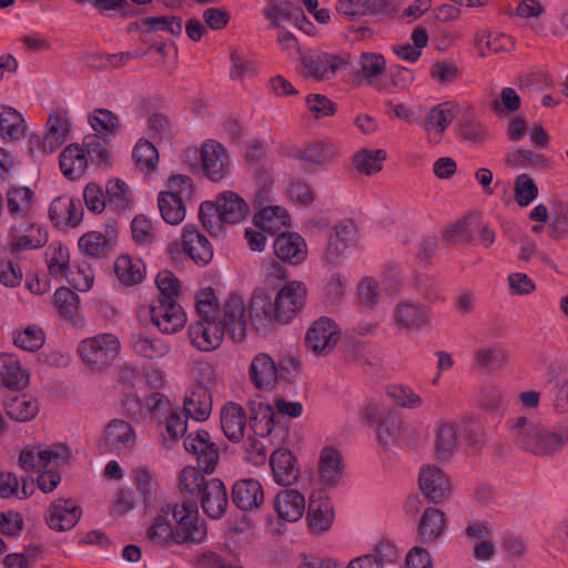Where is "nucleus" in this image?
<instances>
[{
    "label": "nucleus",
    "instance_id": "nucleus-1",
    "mask_svg": "<svg viewBox=\"0 0 568 568\" xmlns=\"http://www.w3.org/2000/svg\"><path fill=\"white\" fill-rule=\"evenodd\" d=\"M307 286L303 281L286 282L273 302L264 292H255L250 302V315L257 328L266 324H290L306 305Z\"/></svg>",
    "mask_w": 568,
    "mask_h": 568
},
{
    "label": "nucleus",
    "instance_id": "nucleus-2",
    "mask_svg": "<svg viewBox=\"0 0 568 568\" xmlns=\"http://www.w3.org/2000/svg\"><path fill=\"white\" fill-rule=\"evenodd\" d=\"M507 432L517 447L536 456L554 455L568 443L566 430L546 427L525 416L509 418Z\"/></svg>",
    "mask_w": 568,
    "mask_h": 568
},
{
    "label": "nucleus",
    "instance_id": "nucleus-3",
    "mask_svg": "<svg viewBox=\"0 0 568 568\" xmlns=\"http://www.w3.org/2000/svg\"><path fill=\"white\" fill-rule=\"evenodd\" d=\"M300 373V361L286 354L275 362L267 353H257L248 367V378L260 390H272L278 382H294Z\"/></svg>",
    "mask_w": 568,
    "mask_h": 568
},
{
    "label": "nucleus",
    "instance_id": "nucleus-4",
    "mask_svg": "<svg viewBox=\"0 0 568 568\" xmlns=\"http://www.w3.org/2000/svg\"><path fill=\"white\" fill-rule=\"evenodd\" d=\"M121 343L116 335L98 334L79 342L77 354L91 372H102L119 356Z\"/></svg>",
    "mask_w": 568,
    "mask_h": 568
},
{
    "label": "nucleus",
    "instance_id": "nucleus-5",
    "mask_svg": "<svg viewBox=\"0 0 568 568\" xmlns=\"http://www.w3.org/2000/svg\"><path fill=\"white\" fill-rule=\"evenodd\" d=\"M275 412L270 404H260L252 419L251 427L255 437H248L245 442V458L253 465H262L267 459V448L262 442L273 432L276 420Z\"/></svg>",
    "mask_w": 568,
    "mask_h": 568
},
{
    "label": "nucleus",
    "instance_id": "nucleus-6",
    "mask_svg": "<svg viewBox=\"0 0 568 568\" xmlns=\"http://www.w3.org/2000/svg\"><path fill=\"white\" fill-rule=\"evenodd\" d=\"M171 515L175 520V544H200L204 541L207 529L195 505L186 501L172 504Z\"/></svg>",
    "mask_w": 568,
    "mask_h": 568
},
{
    "label": "nucleus",
    "instance_id": "nucleus-7",
    "mask_svg": "<svg viewBox=\"0 0 568 568\" xmlns=\"http://www.w3.org/2000/svg\"><path fill=\"white\" fill-rule=\"evenodd\" d=\"M69 448L63 444H30L20 453L19 465L24 471H42L48 466H60L68 462Z\"/></svg>",
    "mask_w": 568,
    "mask_h": 568
},
{
    "label": "nucleus",
    "instance_id": "nucleus-8",
    "mask_svg": "<svg viewBox=\"0 0 568 568\" xmlns=\"http://www.w3.org/2000/svg\"><path fill=\"white\" fill-rule=\"evenodd\" d=\"M339 337L338 325L328 317H320L305 333V347L315 356H327L335 349Z\"/></svg>",
    "mask_w": 568,
    "mask_h": 568
},
{
    "label": "nucleus",
    "instance_id": "nucleus-9",
    "mask_svg": "<svg viewBox=\"0 0 568 568\" xmlns=\"http://www.w3.org/2000/svg\"><path fill=\"white\" fill-rule=\"evenodd\" d=\"M152 324L163 334H175L186 324L183 307L174 298H158L149 307Z\"/></svg>",
    "mask_w": 568,
    "mask_h": 568
},
{
    "label": "nucleus",
    "instance_id": "nucleus-10",
    "mask_svg": "<svg viewBox=\"0 0 568 568\" xmlns=\"http://www.w3.org/2000/svg\"><path fill=\"white\" fill-rule=\"evenodd\" d=\"M217 322L227 328L233 339L242 341L245 337L248 324L256 326L250 315V307L246 308L244 300L239 295H231L223 303Z\"/></svg>",
    "mask_w": 568,
    "mask_h": 568
},
{
    "label": "nucleus",
    "instance_id": "nucleus-11",
    "mask_svg": "<svg viewBox=\"0 0 568 568\" xmlns=\"http://www.w3.org/2000/svg\"><path fill=\"white\" fill-rule=\"evenodd\" d=\"M347 65V58L326 52H316L301 58V73L316 81L329 80Z\"/></svg>",
    "mask_w": 568,
    "mask_h": 568
},
{
    "label": "nucleus",
    "instance_id": "nucleus-12",
    "mask_svg": "<svg viewBox=\"0 0 568 568\" xmlns=\"http://www.w3.org/2000/svg\"><path fill=\"white\" fill-rule=\"evenodd\" d=\"M184 448L195 456L197 467L204 474H212L220 460L219 449L211 440L206 430L189 434L184 439Z\"/></svg>",
    "mask_w": 568,
    "mask_h": 568
},
{
    "label": "nucleus",
    "instance_id": "nucleus-13",
    "mask_svg": "<svg viewBox=\"0 0 568 568\" xmlns=\"http://www.w3.org/2000/svg\"><path fill=\"white\" fill-rule=\"evenodd\" d=\"M70 131L69 120L61 114L50 115L47 122V133L42 139L32 136L29 141L32 153L48 155L58 150L67 140Z\"/></svg>",
    "mask_w": 568,
    "mask_h": 568
},
{
    "label": "nucleus",
    "instance_id": "nucleus-14",
    "mask_svg": "<svg viewBox=\"0 0 568 568\" xmlns=\"http://www.w3.org/2000/svg\"><path fill=\"white\" fill-rule=\"evenodd\" d=\"M224 334V326L217 318H199L187 329L191 345L200 352L216 349L222 344Z\"/></svg>",
    "mask_w": 568,
    "mask_h": 568
},
{
    "label": "nucleus",
    "instance_id": "nucleus-15",
    "mask_svg": "<svg viewBox=\"0 0 568 568\" xmlns=\"http://www.w3.org/2000/svg\"><path fill=\"white\" fill-rule=\"evenodd\" d=\"M201 168L204 175L212 182L223 180L230 170V156L227 150L215 140L205 141L200 150Z\"/></svg>",
    "mask_w": 568,
    "mask_h": 568
},
{
    "label": "nucleus",
    "instance_id": "nucleus-16",
    "mask_svg": "<svg viewBox=\"0 0 568 568\" xmlns=\"http://www.w3.org/2000/svg\"><path fill=\"white\" fill-rule=\"evenodd\" d=\"M422 494L432 503L439 504L452 494V484L446 473L438 466L425 465L418 475Z\"/></svg>",
    "mask_w": 568,
    "mask_h": 568
},
{
    "label": "nucleus",
    "instance_id": "nucleus-17",
    "mask_svg": "<svg viewBox=\"0 0 568 568\" xmlns=\"http://www.w3.org/2000/svg\"><path fill=\"white\" fill-rule=\"evenodd\" d=\"M172 503H161L145 531L149 542L154 546L166 548L175 544L174 524L172 517Z\"/></svg>",
    "mask_w": 568,
    "mask_h": 568
},
{
    "label": "nucleus",
    "instance_id": "nucleus-18",
    "mask_svg": "<svg viewBox=\"0 0 568 568\" xmlns=\"http://www.w3.org/2000/svg\"><path fill=\"white\" fill-rule=\"evenodd\" d=\"M81 515L82 510L77 501L70 498H58L50 504L45 523L54 531H68L79 523Z\"/></svg>",
    "mask_w": 568,
    "mask_h": 568
},
{
    "label": "nucleus",
    "instance_id": "nucleus-19",
    "mask_svg": "<svg viewBox=\"0 0 568 568\" xmlns=\"http://www.w3.org/2000/svg\"><path fill=\"white\" fill-rule=\"evenodd\" d=\"M339 155L341 150L335 143L316 141L301 149L297 159L306 170L316 172L335 162Z\"/></svg>",
    "mask_w": 568,
    "mask_h": 568
},
{
    "label": "nucleus",
    "instance_id": "nucleus-20",
    "mask_svg": "<svg viewBox=\"0 0 568 568\" xmlns=\"http://www.w3.org/2000/svg\"><path fill=\"white\" fill-rule=\"evenodd\" d=\"M103 442L111 453H126L134 448L136 433L129 422L114 418L104 428Z\"/></svg>",
    "mask_w": 568,
    "mask_h": 568
},
{
    "label": "nucleus",
    "instance_id": "nucleus-21",
    "mask_svg": "<svg viewBox=\"0 0 568 568\" xmlns=\"http://www.w3.org/2000/svg\"><path fill=\"white\" fill-rule=\"evenodd\" d=\"M273 250L278 260L293 266L301 265L307 257L305 240L295 232H283L274 240Z\"/></svg>",
    "mask_w": 568,
    "mask_h": 568
},
{
    "label": "nucleus",
    "instance_id": "nucleus-22",
    "mask_svg": "<svg viewBox=\"0 0 568 568\" xmlns=\"http://www.w3.org/2000/svg\"><path fill=\"white\" fill-rule=\"evenodd\" d=\"M358 242V232L351 221L343 222L334 227L325 253L326 262L336 264L341 257Z\"/></svg>",
    "mask_w": 568,
    "mask_h": 568
},
{
    "label": "nucleus",
    "instance_id": "nucleus-23",
    "mask_svg": "<svg viewBox=\"0 0 568 568\" xmlns=\"http://www.w3.org/2000/svg\"><path fill=\"white\" fill-rule=\"evenodd\" d=\"M30 374L17 355L0 353V389L21 390L29 386Z\"/></svg>",
    "mask_w": 568,
    "mask_h": 568
},
{
    "label": "nucleus",
    "instance_id": "nucleus-24",
    "mask_svg": "<svg viewBox=\"0 0 568 568\" xmlns=\"http://www.w3.org/2000/svg\"><path fill=\"white\" fill-rule=\"evenodd\" d=\"M335 513L329 497L323 490L314 491L310 497L307 521L313 531L328 530L334 521Z\"/></svg>",
    "mask_w": 568,
    "mask_h": 568
},
{
    "label": "nucleus",
    "instance_id": "nucleus-25",
    "mask_svg": "<svg viewBox=\"0 0 568 568\" xmlns=\"http://www.w3.org/2000/svg\"><path fill=\"white\" fill-rule=\"evenodd\" d=\"M393 321L399 328L414 332L427 325L429 312L419 303L399 301L393 308Z\"/></svg>",
    "mask_w": 568,
    "mask_h": 568
},
{
    "label": "nucleus",
    "instance_id": "nucleus-26",
    "mask_svg": "<svg viewBox=\"0 0 568 568\" xmlns=\"http://www.w3.org/2000/svg\"><path fill=\"white\" fill-rule=\"evenodd\" d=\"M203 511L211 518H221L227 507V493L225 485L217 478L207 479L199 493Z\"/></svg>",
    "mask_w": 568,
    "mask_h": 568
},
{
    "label": "nucleus",
    "instance_id": "nucleus-27",
    "mask_svg": "<svg viewBox=\"0 0 568 568\" xmlns=\"http://www.w3.org/2000/svg\"><path fill=\"white\" fill-rule=\"evenodd\" d=\"M343 459L341 452L332 446H324L318 455L317 475L320 481L326 487H335L341 480Z\"/></svg>",
    "mask_w": 568,
    "mask_h": 568
},
{
    "label": "nucleus",
    "instance_id": "nucleus-28",
    "mask_svg": "<svg viewBox=\"0 0 568 568\" xmlns=\"http://www.w3.org/2000/svg\"><path fill=\"white\" fill-rule=\"evenodd\" d=\"M270 465L274 481L281 486L293 485L300 476L296 458L290 449H275L270 456Z\"/></svg>",
    "mask_w": 568,
    "mask_h": 568
},
{
    "label": "nucleus",
    "instance_id": "nucleus-29",
    "mask_svg": "<svg viewBox=\"0 0 568 568\" xmlns=\"http://www.w3.org/2000/svg\"><path fill=\"white\" fill-rule=\"evenodd\" d=\"M457 105L446 102L434 106L424 120V129L430 142L438 143L442 134L455 118Z\"/></svg>",
    "mask_w": 568,
    "mask_h": 568
},
{
    "label": "nucleus",
    "instance_id": "nucleus-30",
    "mask_svg": "<svg viewBox=\"0 0 568 568\" xmlns=\"http://www.w3.org/2000/svg\"><path fill=\"white\" fill-rule=\"evenodd\" d=\"M221 428L231 442H240L244 436L246 415L244 408L234 402L225 403L220 413Z\"/></svg>",
    "mask_w": 568,
    "mask_h": 568
},
{
    "label": "nucleus",
    "instance_id": "nucleus-31",
    "mask_svg": "<svg viewBox=\"0 0 568 568\" xmlns=\"http://www.w3.org/2000/svg\"><path fill=\"white\" fill-rule=\"evenodd\" d=\"M247 213L248 203L243 196L232 190H224L215 195L213 200L203 201L200 204L199 213Z\"/></svg>",
    "mask_w": 568,
    "mask_h": 568
},
{
    "label": "nucleus",
    "instance_id": "nucleus-32",
    "mask_svg": "<svg viewBox=\"0 0 568 568\" xmlns=\"http://www.w3.org/2000/svg\"><path fill=\"white\" fill-rule=\"evenodd\" d=\"M232 497L239 508L250 510L257 508L263 503L264 493L257 479L244 478L233 485Z\"/></svg>",
    "mask_w": 568,
    "mask_h": 568
},
{
    "label": "nucleus",
    "instance_id": "nucleus-33",
    "mask_svg": "<svg viewBox=\"0 0 568 568\" xmlns=\"http://www.w3.org/2000/svg\"><path fill=\"white\" fill-rule=\"evenodd\" d=\"M274 508L278 518L287 523H296L305 511L304 496L294 489H285L277 494Z\"/></svg>",
    "mask_w": 568,
    "mask_h": 568
},
{
    "label": "nucleus",
    "instance_id": "nucleus-34",
    "mask_svg": "<svg viewBox=\"0 0 568 568\" xmlns=\"http://www.w3.org/2000/svg\"><path fill=\"white\" fill-rule=\"evenodd\" d=\"M186 418L196 422L206 420L212 413V396L205 388H189L183 399Z\"/></svg>",
    "mask_w": 568,
    "mask_h": 568
},
{
    "label": "nucleus",
    "instance_id": "nucleus-35",
    "mask_svg": "<svg viewBox=\"0 0 568 568\" xmlns=\"http://www.w3.org/2000/svg\"><path fill=\"white\" fill-rule=\"evenodd\" d=\"M460 427L455 420L439 422L435 428V452L438 458L450 457L459 444Z\"/></svg>",
    "mask_w": 568,
    "mask_h": 568
},
{
    "label": "nucleus",
    "instance_id": "nucleus-36",
    "mask_svg": "<svg viewBox=\"0 0 568 568\" xmlns=\"http://www.w3.org/2000/svg\"><path fill=\"white\" fill-rule=\"evenodd\" d=\"M446 515L435 507H427L420 516L417 534L422 542L429 544L437 540L446 529Z\"/></svg>",
    "mask_w": 568,
    "mask_h": 568
},
{
    "label": "nucleus",
    "instance_id": "nucleus-37",
    "mask_svg": "<svg viewBox=\"0 0 568 568\" xmlns=\"http://www.w3.org/2000/svg\"><path fill=\"white\" fill-rule=\"evenodd\" d=\"M133 481L140 493L145 509L150 508L162 496V489L154 473L145 466H138L132 470Z\"/></svg>",
    "mask_w": 568,
    "mask_h": 568
},
{
    "label": "nucleus",
    "instance_id": "nucleus-38",
    "mask_svg": "<svg viewBox=\"0 0 568 568\" xmlns=\"http://www.w3.org/2000/svg\"><path fill=\"white\" fill-rule=\"evenodd\" d=\"M118 281L124 286L140 284L145 277V265L141 258L128 254L118 256L113 264Z\"/></svg>",
    "mask_w": 568,
    "mask_h": 568
},
{
    "label": "nucleus",
    "instance_id": "nucleus-39",
    "mask_svg": "<svg viewBox=\"0 0 568 568\" xmlns=\"http://www.w3.org/2000/svg\"><path fill=\"white\" fill-rule=\"evenodd\" d=\"M62 174L69 180L79 179L88 168V159L84 149L72 143L67 145L59 158Z\"/></svg>",
    "mask_w": 568,
    "mask_h": 568
},
{
    "label": "nucleus",
    "instance_id": "nucleus-40",
    "mask_svg": "<svg viewBox=\"0 0 568 568\" xmlns=\"http://www.w3.org/2000/svg\"><path fill=\"white\" fill-rule=\"evenodd\" d=\"M183 250L199 265H206L213 257V248L207 239L194 229H184Z\"/></svg>",
    "mask_w": 568,
    "mask_h": 568
},
{
    "label": "nucleus",
    "instance_id": "nucleus-41",
    "mask_svg": "<svg viewBox=\"0 0 568 568\" xmlns=\"http://www.w3.org/2000/svg\"><path fill=\"white\" fill-rule=\"evenodd\" d=\"M386 8V0H338L336 3V11L351 20L381 13Z\"/></svg>",
    "mask_w": 568,
    "mask_h": 568
},
{
    "label": "nucleus",
    "instance_id": "nucleus-42",
    "mask_svg": "<svg viewBox=\"0 0 568 568\" xmlns=\"http://www.w3.org/2000/svg\"><path fill=\"white\" fill-rule=\"evenodd\" d=\"M7 415L17 422L24 423L33 419L39 413L38 400L29 394H21L4 402Z\"/></svg>",
    "mask_w": 568,
    "mask_h": 568
},
{
    "label": "nucleus",
    "instance_id": "nucleus-43",
    "mask_svg": "<svg viewBox=\"0 0 568 568\" xmlns=\"http://www.w3.org/2000/svg\"><path fill=\"white\" fill-rule=\"evenodd\" d=\"M112 245H114L113 231L108 232V236L97 231H90L83 234L78 241L79 250L85 256L92 258L104 256Z\"/></svg>",
    "mask_w": 568,
    "mask_h": 568
},
{
    "label": "nucleus",
    "instance_id": "nucleus-44",
    "mask_svg": "<svg viewBox=\"0 0 568 568\" xmlns=\"http://www.w3.org/2000/svg\"><path fill=\"white\" fill-rule=\"evenodd\" d=\"M131 346L136 355L148 359L162 358L170 352V345L165 341L143 334H133Z\"/></svg>",
    "mask_w": 568,
    "mask_h": 568
},
{
    "label": "nucleus",
    "instance_id": "nucleus-45",
    "mask_svg": "<svg viewBox=\"0 0 568 568\" xmlns=\"http://www.w3.org/2000/svg\"><path fill=\"white\" fill-rule=\"evenodd\" d=\"M45 263L52 278L62 283V277L71 266L69 248L61 243H52L45 251Z\"/></svg>",
    "mask_w": 568,
    "mask_h": 568
},
{
    "label": "nucleus",
    "instance_id": "nucleus-46",
    "mask_svg": "<svg viewBox=\"0 0 568 568\" xmlns=\"http://www.w3.org/2000/svg\"><path fill=\"white\" fill-rule=\"evenodd\" d=\"M478 230L479 224L471 215H468L449 224L443 231V239L452 244H468Z\"/></svg>",
    "mask_w": 568,
    "mask_h": 568
},
{
    "label": "nucleus",
    "instance_id": "nucleus-47",
    "mask_svg": "<svg viewBox=\"0 0 568 568\" xmlns=\"http://www.w3.org/2000/svg\"><path fill=\"white\" fill-rule=\"evenodd\" d=\"M24 132L22 115L11 106L0 105V136L3 140H19Z\"/></svg>",
    "mask_w": 568,
    "mask_h": 568
},
{
    "label": "nucleus",
    "instance_id": "nucleus-48",
    "mask_svg": "<svg viewBox=\"0 0 568 568\" xmlns=\"http://www.w3.org/2000/svg\"><path fill=\"white\" fill-rule=\"evenodd\" d=\"M12 341L18 348L33 353L44 345L45 334L40 326L30 324L14 329Z\"/></svg>",
    "mask_w": 568,
    "mask_h": 568
},
{
    "label": "nucleus",
    "instance_id": "nucleus-49",
    "mask_svg": "<svg viewBox=\"0 0 568 568\" xmlns=\"http://www.w3.org/2000/svg\"><path fill=\"white\" fill-rule=\"evenodd\" d=\"M106 204L110 211L123 212L133 207L131 192L125 182L116 179L106 184Z\"/></svg>",
    "mask_w": 568,
    "mask_h": 568
},
{
    "label": "nucleus",
    "instance_id": "nucleus-50",
    "mask_svg": "<svg viewBox=\"0 0 568 568\" xmlns=\"http://www.w3.org/2000/svg\"><path fill=\"white\" fill-rule=\"evenodd\" d=\"M264 17L272 28H280L286 21H300L302 10L291 1L271 2L263 9Z\"/></svg>",
    "mask_w": 568,
    "mask_h": 568
},
{
    "label": "nucleus",
    "instance_id": "nucleus-51",
    "mask_svg": "<svg viewBox=\"0 0 568 568\" xmlns=\"http://www.w3.org/2000/svg\"><path fill=\"white\" fill-rule=\"evenodd\" d=\"M62 282L70 284L79 292H88L94 284V273L88 262H78L69 267Z\"/></svg>",
    "mask_w": 568,
    "mask_h": 568
},
{
    "label": "nucleus",
    "instance_id": "nucleus-52",
    "mask_svg": "<svg viewBox=\"0 0 568 568\" xmlns=\"http://www.w3.org/2000/svg\"><path fill=\"white\" fill-rule=\"evenodd\" d=\"M6 196L10 213H28L37 209L34 193L27 186H11Z\"/></svg>",
    "mask_w": 568,
    "mask_h": 568
},
{
    "label": "nucleus",
    "instance_id": "nucleus-53",
    "mask_svg": "<svg viewBox=\"0 0 568 568\" xmlns=\"http://www.w3.org/2000/svg\"><path fill=\"white\" fill-rule=\"evenodd\" d=\"M88 121L95 132L100 136L114 135L120 126L121 121L112 111L108 109H95L93 110L89 116Z\"/></svg>",
    "mask_w": 568,
    "mask_h": 568
},
{
    "label": "nucleus",
    "instance_id": "nucleus-54",
    "mask_svg": "<svg viewBox=\"0 0 568 568\" xmlns=\"http://www.w3.org/2000/svg\"><path fill=\"white\" fill-rule=\"evenodd\" d=\"M387 153L385 150H367L363 149L355 153L353 164L359 173L372 175L383 169V162L386 160Z\"/></svg>",
    "mask_w": 568,
    "mask_h": 568
},
{
    "label": "nucleus",
    "instance_id": "nucleus-55",
    "mask_svg": "<svg viewBox=\"0 0 568 568\" xmlns=\"http://www.w3.org/2000/svg\"><path fill=\"white\" fill-rule=\"evenodd\" d=\"M48 242V233L45 230H31L28 234L20 233L9 234L8 250L12 254L21 251L36 250L42 247Z\"/></svg>",
    "mask_w": 568,
    "mask_h": 568
},
{
    "label": "nucleus",
    "instance_id": "nucleus-56",
    "mask_svg": "<svg viewBox=\"0 0 568 568\" xmlns=\"http://www.w3.org/2000/svg\"><path fill=\"white\" fill-rule=\"evenodd\" d=\"M186 426V418L181 415L179 408H172L168 412L164 420V432L162 434L165 448L171 449L173 447L185 434Z\"/></svg>",
    "mask_w": 568,
    "mask_h": 568
},
{
    "label": "nucleus",
    "instance_id": "nucleus-57",
    "mask_svg": "<svg viewBox=\"0 0 568 568\" xmlns=\"http://www.w3.org/2000/svg\"><path fill=\"white\" fill-rule=\"evenodd\" d=\"M386 394L400 408L417 409L424 404L422 396L406 384L390 385Z\"/></svg>",
    "mask_w": 568,
    "mask_h": 568
},
{
    "label": "nucleus",
    "instance_id": "nucleus-58",
    "mask_svg": "<svg viewBox=\"0 0 568 568\" xmlns=\"http://www.w3.org/2000/svg\"><path fill=\"white\" fill-rule=\"evenodd\" d=\"M53 305L64 320L75 321L79 308L77 293L64 286L59 287L53 294Z\"/></svg>",
    "mask_w": 568,
    "mask_h": 568
},
{
    "label": "nucleus",
    "instance_id": "nucleus-59",
    "mask_svg": "<svg viewBox=\"0 0 568 568\" xmlns=\"http://www.w3.org/2000/svg\"><path fill=\"white\" fill-rule=\"evenodd\" d=\"M133 240L139 244L152 243L159 234V221H153L148 215H134L131 222Z\"/></svg>",
    "mask_w": 568,
    "mask_h": 568
},
{
    "label": "nucleus",
    "instance_id": "nucleus-60",
    "mask_svg": "<svg viewBox=\"0 0 568 568\" xmlns=\"http://www.w3.org/2000/svg\"><path fill=\"white\" fill-rule=\"evenodd\" d=\"M532 224L530 226L531 231L535 233H539L542 231H547L550 236H561L567 227V216L566 215H529Z\"/></svg>",
    "mask_w": 568,
    "mask_h": 568
},
{
    "label": "nucleus",
    "instance_id": "nucleus-61",
    "mask_svg": "<svg viewBox=\"0 0 568 568\" xmlns=\"http://www.w3.org/2000/svg\"><path fill=\"white\" fill-rule=\"evenodd\" d=\"M194 298L199 318H217L220 312L217 297L211 287L199 290Z\"/></svg>",
    "mask_w": 568,
    "mask_h": 568
},
{
    "label": "nucleus",
    "instance_id": "nucleus-62",
    "mask_svg": "<svg viewBox=\"0 0 568 568\" xmlns=\"http://www.w3.org/2000/svg\"><path fill=\"white\" fill-rule=\"evenodd\" d=\"M252 205L255 213H287L285 209L275 203L272 184L267 182L258 186L252 199Z\"/></svg>",
    "mask_w": 568,
    "mask_h": 568
},
{
    "label": "nucleus",
    "instance_id": "nucleus-63",
    "mask_svg": "<svg viewBox=\"0 0 568 568\" xmlns=\"http://www.w3.org/2000/svg\"><path fill=\"white\" fill-rule=\"evenodd\" d=\"M507 163L514 168H547L549 160L541 153L517 149L507 154Z\"/></svg>",
    "mask_w": 568,
    "mask_h": 568
},
{
    "label": "nucleus",
    "instance_id": "nucleus-64",
    "mask_svg": "<svg viewBox=\"0 0 568 568\" xmlns=\"http://www.w3.org/2000/svg\"><path fill=\"white\" fill-rule=\"evenodd\" d=\"M87 154L88 161L95 162L98 164H104L109 162L110 151L106 145V141L98 134H89L83 139L81 145Z\"/></svg>",
    "mask_w": 568,
    "mask_h": 568
}]
</instances>
